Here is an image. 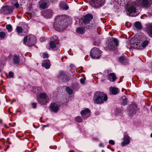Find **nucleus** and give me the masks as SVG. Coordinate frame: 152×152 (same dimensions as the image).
I'll return each mask as SVG.
<instances>
[{
	"mask_svg": "<svg viewBox=\"0 0 152 152\" xmlns=\"http://www.w3.org/2000/svg\"><path fill=\"white\" fill-rule=\"evenodd\" d=\"M40 99L38 98V101L39 102L41 103L42 104H44L46 103V102H42L41 101V99H45L47 97V94H46L45 93H42L40 94L39 96Z\"/></svg>",
	"mask_w": 152,
	"mask_h": 152,
	"instance_id": "obj_20",
	"label": "nucleus"
},
{
	"mask_svg": "<svg viewBox=\"0 0 152 152\" xmlns=\"http://www.w3.org/2000/svg\"><path fill=\"white\" fill-rule=\"evenodd\" d=\"M44 39V38H41L40 39L41 40V39H42V40H43Z\"/></svg>",
	"mask_w": 152,
	"mask_h": 152,
	"instance_id": "obj_46",
	"label": "nucleus"
},
{
	"mask_svg": "<svg viewBox=\"0 0 152 152\" xmlns=\"http://www.w3.org/2000/svg\"><path fill=\"white\" fill-rule=\"evenodd\" d=\"M42 56L44 58H47L49 57L48 54L46 53H43Z\"/></svg>",
	"mask_w": 152,
	"mask_h": 152,
	"instance_id": "obj_38",
	"label": "nucleus"
},
{
	"mask_svg": "<svg viewBox=\"0 0 152 152\" xmlns=\"http://www.w3.org/2000/svg\"><path fill=\"white\" fill-rule=\"evenodd\" d=\"M6 35L5 33L4 32H0V38H4Z\"/></svg>",
	"mask_w": 152,
	"mask_h": 152,
	"instance_id": "obj_37",
	"label": "nucleus"
},
{
	"mask_svg": "<svg viewBox=\"0 0 152 152\" xmlns=\"http://www.w3.org/2000/svg\"><path fill=\"white\" fill-rule=\"evenodd\" d=\"M136 6V4L135 6H132L130 7L127 11V14L129 15L131 13L135 12L136 11V7H135Z\"/></svg>",
	"mask_w": 152,
	"mask_h": 152,
	"instance_id": "obj_18",
	"label": "nucleus"
},
{
	"mask_svg": "<svg viewBox=\"0 0 152 152\" xmlns=\"http://www.w3.org/2000/svg\"><path fill=\"white\" fill-rule=\"evenodd\" d=\"M118 41L116 38H114L113 40H111L108 44V47L110 49H113L118 46Z\"/></svg>",
	"mask_w": 152,
	"mask_h": 152,
	"instance_id": "obj_10",
	"label": "nucleus"
},
{
	"mask_svg": "<svg viewBox=\"0 0 152 152\" xmlns=\"http://www.w3.org/2000/svg\"><path fill=\"white\" fill-rule=\"evenodd\" d=\"M119 61L121 64L126 65L127 64V59L126 58L121 56L119 59Z\"/></svg>",
	"mask_w": 152,
	"mask_h": 152,
	"instance_id": "obj_23",
	"label": "nucleus"
},
{
	"mask_svg": "<svg viewBox=\"0 0 152 152\" xmlns=\"http://www.w3.org/2000/svg\"><path fill=\"white\" fill-rule=\"evenodd\" d=\"M66 19V16L65 15L58 16L55 19L54 24V28L58 31H64L66 28L67 26Z\"/></svg>",
	"mask_w": 152,
	"mask_h": 152,
	"instance_id": "obj_1",
	"label": "nucleus"
},
{
	"mask_svg": "<svg viewBox=\"0 0 152 152\" xmlns=\"http://www.w3.org/2000/svg\"><path fill=\"white\" fill-rule=\"evenodd\" d=\"M16 30L17 32L19 33H23V30L22 29V28L20 26H18L16 27Z\"/></svg>",
	"mask_w": 152,
	"mask_h": 152,
	"instance_id": "obj_34",
	"label": "nucleus"
},
{
	"mask_svg": "<svg viewBox=\"0 0 152 152\" xmlns=\"http://www.w3.org/2000/svg\"><path fill=\"white\" fill-rule=\"evenodd\" d=\"M91 112L88 108L82 110L80 112L82 117L84 119H86L89 117Z\"/></svg>",
	"mask_w": 152,
	"mask_h": 152,
	"instance_id": "obj_11",
	"label": "nucleus"
},
{
	"mask_svg": "<svg viewBox=\"0 0 152 152\" xmlns=\"http://www.w3.org/2000/svg\"><path fill=\"white\" fill-rule=\"evenodd\" d=\"M1 69H0V72H1Z\"/></svg>",
	"mask_w": 152,
	"mask_h": 152,
	"instance_id": "obj_48",
	"label": "nucleus"
},
{
	"mask_svg": "<svg viewBox=\"0 0 152 152\" xmlns=\"http://www.w3.org/2000/svg\"><path fill=\"white\" fill-rule=\"evenodd\" d=\"M111 92L113 94H116L119 92V90L117 88L113 87L111 89Z\"/></svg>",
	"mask_w": 152,
	"mask_h": 152,
	"instance_id": "obj_29",
	"label": "nucleus"
},
{
	"mask_svg": "<svg viewBox=\"0 0 152 152\" xmlns=\"http://www.w3.org/2000/svg\"><path fill=\"white\" fill-rule=\"evenodd\" d=\"M151 137L152 138V133L151 134Z\"/></svg>",
	"mask_w": 152,
	"mask_h": 152,
	"instance_id": "obj_47",
	"label": "nucleus"
},
{
	"mask_svg": "<svg viewBox=\"0 0 152 152\" xmlns=\"http://www.w3.org/2000/svg\"><path fill=\"white\" fill-rule=\"evenodd\" d=\"M101 51L98 48L94 47L91 50L90 52V56L93 58H98L101 56Z\"/></svg>",
	"mask_w": 152,
	"mask_h": 152,
	"instance_id": "obj_6",
	"label": "nucleus"
},
{
	"mask_svg": "<svg viewBox=\"0 0 152 152\" xmlns=\"http://www.w3.org/2000/svg\"><path fill=\"white\" fill-rule=\"evenodd\" d=\"M9 76L10 78L13 77H14V73L11 72H10L9 73Z\"/></svg>",
	"mask_w": 152,
	"mask_h": 152,
	"instance_id": "obj_39",
	"label": "nucleus"
},
{
	"mask_svg": "<svg viewBox=\"0 0 152 152\" xmlns=\"http://www.w3.org/2000/svg\"><path fill=\"white\" fill-rule=\"evenodd\" d=\"M39 7L42 9L48 7V4L45 1V0H40L39 2Z\"/></svg>",
	"mask_w": 152,
	"mask_h": 152,
	"instance_id": "obj_17",
	"label": "nucleus"
},
{
	"mask_svg": "<svg viewBox=\"0 0 152 152\" xmlns=\"http://www.w3.org/2000/svg\"><path fill=\"white\" fill-rule=\"evenodd\" d=\"M75 120L79 123H80L82 121V119L80 116H77L75 118Z\"/></svg>",
	"mask_w": 152,
	"mask_h": 152,
	"instance_id": "obj_36",
	"label": "nucleus"
},
{
	"mask_svg": "<svg viewBox=\"0 0 152 152\" xmlns=\"http://www.w3.org/2000/svg\"><path fill=\"white\" fill-rule=\"evenodd\" d=\"M130 142V139L129 137L127 135L124 136L123 138V141L122 142V145L123 146L129 144Z\"/></svg>",
	"mask_w": 152,
	"mask_h": 152,
	"instance_id": "obj_19",
	"label": "nucleus"
},
{
	"mask_svg": "<svg viewBox=\"0 0 152 152\" xmlns=\"http://www.w3.org/2000/svg\"><path fill=\"white\" fill-rule=\"evenodd\" d=\"M108 98L107 95L101 92H96L94 94L93 100L94 103L101 104L106 101Z\"/></svg>",
	"mask_w": 152,
	"mask_h": 152,
	"instance_id": "obj_2",
	"label": "nucleus"
},
{
	"mask_svg": "<svg viewBox=\"0 0 152 152\" xmlns=\"http://www.w3.org/2000/svg\"><path fill=\"white\" fill-rule=\"evenodd\" d=\"M146 39V36L144 35H141L139 37L133 39L132 41L133 44V47L137 49H140L141 48V44H140L141 43V42L145 41ZM131 43H132V42Z\"/></svg>",
	"mask_w": 152,
	"mask_h": 152,
	"instance_id": "obj_3",
	"label": "nucleus"
},
{
	"mask_svg": "<svg viewBox=\"0 0 152 152\" xmlns=\"http://www.w3.org/2000/svg\"><path fill=\"white\" fill-rule=\"evenodd\" d=\"M151 112H152V105L151 106Z\"/></svg>",
	"mask_w": 152,
	"mask_h": 152,
	"instance_id": "obj_45",
	"label": "nucleus"
},
{
	"mask_svg": "<svg viewBox=\"0 0 152 152\" xmlns=\"http://www.w3.org/2000/svg\"><path fill=\"white\" fill-rule=\"evenodd\" d=\"M72 151H70L69 152H72Z\"/></svg>",
	"mask_w": 152,
	"mask_h": 152,
	"instance_id": "obj_50",
	"label": "nucleus"
},
{
	"mask_svg": "<svg viewBox=\"0 0 152 152\" xmlns=\"http://www.w3.org/2000/svg\"><path fill=\"white\" fill-rule=\"evenodd\" d=\"M85 32V30L82 27H78L76 30V33L79 34H83Z\"/></svg>",
	"mask_w": 152,
	"mask_h": 152,
	"instance_id": "obj_25",
	"label": "nucleus"
},
{
	"mask_svg": "<svg viewBox=\"0 0 152 152\" xmlns=\"http://www.w3.org/2000/svg\"><path fill=\"white\" fill-rule=\"evenodd\" d=\"M68 8H69L68 6H67V4H66L65 6L63 7L64 9L66 10H68Z\"/></svg>",
	"mask_w": 152,
	"mask_h": 152,
	"instance_id": "obj_41",
	"label": "nucleus"
},
{
	"mask_svg": "<svg viewBox=\"0 0 152 152\" xmlns=\"http://www.w3.org/2000/svg\"><path fill=\"white\" fill-rule=\"evenodd\" d=\"M14 8L8 5L3 6L0 10V12L5 15L12 14Z\"/></svg>",
	"mask_w": 152,
	"mask_h": 152,
	"instance_id": "obj_7",
	"label": "nucleus"
},
{
	"mask_svg": "<svg viewBox=\"0 0 152 152\" xmlns=\"http://www.w3.org/2000/svg\"><path fill=\"white\" fill-rule=\"evenodd\" d=\"M92 2L90 3L91 6L95 8H98L101 6L102 4L103 0H90Z\"/></svg>",
	"mask_w": 152,
	"mask_h": 152,
	"instance_id": "obj_9",
	"label": "nucleus"
},
{
	"mask_svg": "<svg viewBox=\"0 0 152 152\" xmlns=\"http://www.w3.org/2000/svg\"><path fill=\"white\" fill-rule=\"evenodd\" d=\"M6 28L8 31V32H10L12 31V26L10 24L7 25L6 26Z\"/></svg>",
	"mask_w": 152,
	"mask_h": 152,
	"instance_id": "obj_33",
	"label": "nucleus"
},
{
	"mask_svg": "<svg viewBox=\"0 0 152 152\" xmlns=\"http://www.w3.org/2000/svg\"><path fill=\"white\" fill-rule=\"evenodd\" d=\"M137 107L135 105L131 106L130 108V112L133 114L135 113L137 111Z\"/></svg>",
	"mask_w": 152,
	"mask_h": 152,
	"instance_id": "obj_27",
	"label": "nucleus"
},
{
	"mask_svg": "<svg viewBox=\"0 0 152 152\" xmlns=\"http://www.w3.org/2000/svg\"><path fill=\"white\" fill-rule=\"evenodd\" d=\"M53 14V11L50 9H48L43 12V15L46 18H50Z\"/></svg>",
	"mask_w": 152,
	"mask_h": 152,
	"instance_id": "obj_13",
	"label": "nucleus"
},
{
	"mask_svg": "<svg viewBox=\"0 0 152 152\" xmlns=\"http://www.w3.org/2000/svg\"><path fill=\"white\" fill-rule=\"evenodd\" d=\"M66 91L67 92L69 95H71L72 94L73 91L72 89L69 88V87H67L66 88Z\"/></svg>",
	"mask_w": 152,
	"mask_h": 152,
	"instance_id": "obj_35",
	"label": "nucleus"
},
{
	"mask_svg": "<svg viewBox=\"0 0 152 152\" xmlns=\"http://www.w3.org/2000/svg\"><path fill=\"white\" fill-rule=\"evenodd\" d=\"M50 47L52 49H57L59 46V42L54 41H51L49 43Z\"/></svg>",
	"mask_w": 152,
	"mask_h": 152,
	"instance_id": "obj_14",
	"label": "nucleus"
},
{
	"mask_svg": "<svg viewBox=\"0 0 152 152\" xmlns=\"http://www.w3.org/2000/svg\"><path fill=\"white\" fill-rule=\"evenodd\" d=\"M146 31L150 37H152V23L147 25Z\"/></svg>",
	"mask_w": 152,
	"mask_h": 152,
	"instance_id": "obj_15",
	"label": "nucleus"
},
{
	"mask_svg": "<svg viewBox=\"0 0 152 152\" xmlns=\"http://www.w3.org/2000/svg\"><path fill=\"white\" fill-rule=\"evenodd\" d=\"M93 16L91 14H88L85 15L84 16V18L80 20L79 22V25L84 27L90 29L89 27L86 25L89 23L90 21L93 19Z\"/></svg>",
	"mask_w": 152,
	"mask_h": 152,
	"instance_id": "obj_4",
	"label": "nucleus"
},
{
	"mask_svg": "<svg viewBox=\"0 0 152 152\" xmlns=\"http://www.w3.org/2000/svg\"><path fill=\"white\" fill-rule=\"evenodd\" d=\"M42 66L46 69H49L50 66V61L48 60H45L43 61Z\"/></svg>",
	"mask_w": 152,
	"mask_h": 152,
	"instance_id": "obj_22",
	"label": "nucleus"
},
{
	"mask_svg": "<svg viewBox=\"0 0 152 152\" xmlns=\"http://www.w3.org/2000/svg\"><path fill=\"white\" fill-rule=\"evenodd\" d=\"M12 3L13 5L16 8H19V5L16 0H14L13 1Z\"/></svg>",
	"mask_w": 152,
	"mask_h": 152,
	"instance_id": "obj_32",
	"label": "nucleus"
},
{
	"mask_svg": "<svg viewBox=\"0 0 152 152\" xmlns=\"http://www.w3.org/2000/svg\"><path fill=\"white\" fill-rule=\"evenodd\" d=\"M58 77L59 79H61L63 82L67 81L70 79L66 73L62 71L59 72Z\"/></svg>",
	"mask_w": 152,
	"mask_h": 152,
	"instance_id": "obj_8",
	"label": "nucleus"
},
{
	"mask_svg": "<svg viewBox=\"0 0 152 152\" xmlns=\"http://www.w3.org/2000/svg\"><path fill=\"white\" fill-rule=\"evenodd\" d=\"M134 26L138 30H140L142 28V24L139 22H135L134 24Z\"/></svg>",
	"mask_w": 152,
	"mask_h": 152,
	"instance_id": "obj_26",
	"label": "nucleus"
},
{
	"mask_svg": "<svg viewBox=\"0 0 152 152\" xmlns=\"http://www.w3.org/2000/svg\"><path fill=\"white\" fill-rule=\"evenodd\" d=\"M36 39L35 36L30 35L25 36L23 40V43L28 46L34 45L36 43Z\"/></svg>",
	"mask_w": 152,
	"mask_h": 152,
	"instance_id": "obj_5",
	"label": "nucleus"
},
{
	"mask_svg": "<svg viewBox=\"0 0 152 152\" xmlns=\"http://www.w3.org/2000/svg\"><path fill=\"white\" fill-rule=\"evenodd\" d=\"M85 79H81L80 80V81L81 83L83 84H84L85 83Z\"/></svg>",
	"mask_w": 152,
	"mask_h": 152,
	"instance_id": "obj_43",
	"label": "nucleus"
},
{
	"mask_svg": "<svg viewBox=\"0 0 152 152\" xmlns=\"http://www.w3.org/2000/svg\"><path fill=\"white\" fill-rule=\"evenodd\" d=\"M13 63L14 64H18L19 63L20 60L19 56L16 55H15L13 58Z\"/></svg>",
	"mask_w": 152,
	"mask_h": 152,
	"instance_id": "obj_24",
	"label": "nucleus"
},
{
	"mask_svg": "<svg viewBox=\"0 0 152 152\" xmlns=\"http://www.w3.org/2000/svg\"><path fill=\"white\" fill-rule=\"evenodd\" d=\"M122 104L123 105H126L127 104L128 102L127 101V98L125 96H123L122 97Z\"/></svg>",
	"mask_w": 152,
	"mask_h": 152,
	"instance_id": "obj_31",
	"label": "nucleus"
},
{
	"mask_svg": "<svg viewBox=\"0 0 152 152\" xmlns=\"http://www.w3.org/2000/svg\"><path fill=\"white\" fill-rule=\"evenodd\" d=\"M13 102H11V104H12Z\"/></svg>",
	"mask_w": 152,
	"mask_h": 152,
	"instance_id": "obj_49",
	"label": "nucleus"
},
{
	"mask_svg": "<svg viewBox=\"0 0 152 152\" xmlns=\"http://www.w3.org/2000/svg\"><path fill=\"white\" fill-rule=\"evenodd\" d=\"M104 73H107V79L110 81L114 82L115 81L116 79V76L115 74L114 73H111L108 74V71L107 70H106Z\"/></svg>",
	"mask_w": 152,
	"mask_h": 152,
	"instance_id": "obj_12",
	"label": "nucleus"
},
{
	"mask_svg": "<svg viewBox=\"0 0 152 152\" xmlns=\"http://www.w3.org/2000/svg\"><path fill=\"white\" fill-rule=\"evenodd\" d=\"M149 11L150 13L152 14V7H151L149 9Z\"/></svg>",
	"mask_w": 152,
	"mask_h": 152,
	"instance_id": "obj_44",
	"label": "nucleus"
},
{
	"mask_svg": "<svg viewBox=\"0 0 152 152\" xmlns=\"http://www.w3.org/2000/svg\"><path fill=\"white\" fill-rule=\"evenodd\" d=\"M50 108L52 111L56 112L59 109V107L57 104L53 103L51 104Z\"/></svg>",
	"mask_w": 152,
	"mask_h": 152,
	"instance_id": "obj_16",
	"label": "nucleus"
},
{
	"mask_svg": "<svg viewBox=\"0 0 152 152\" xmlns=\"http://www.w3.org/2000/svg\"><path fill=\"white\" fill-rule=\"evenodd\" d=\"M28 28L27 25H24L23 28H22V29L23 30V33H25V34H27L28 32Z\"/></svg>",
	"mask_w": 152,
	"mask_h": 152,
	"instance_id": "obj_28",
	"label": "nucleus"
},
{
	"mask_svg": "<svg viewBox=\"0 0 152 152\" xmlns=\"http://www.w3.org/2000/svg\"><path fill=\"white\" fill-rule=\"evenodd\" d=\"M72 152H74V151H73V150H72Z\"/></svg>",
	"mask_w": 152,
	"mask_h": 152,
	"instance_id": "obj_51",
	"label": "nucleus"
},
{
	"mask_svg": "<svg viewBox=\"0 0 152 152\" xmlns=\"http://www.w3.org/2000/svg\"><path fill=\"white\" fill-rule=\"evenodd\" d=\"M149 41H148L146 39L145 41H144L142 42H141V45L142 47L143 48L146 47L148 44Z\"/></svg>",
	"mask_w": 152,
	"mask_h": 152,
	"instance_id": "obj_30",
	"label": "nucleus"
},
{
	"mask_svg": "<svg viewBox=\"0 0 152 152\" xmlns=\"http://www.w3.org/2000/svg\"><path fill=\"white\" fill-rule=\"evenodd\" d=\"M32 105L33 106V108H35L37 107V104L34 102H33L32 103Z\"/></svg>",
	"mask_w": 152,
	"mask_h": 152,
	"instance_id": "obj_42",
	"label": "nucleus"
},
{
	"mask_svg": "<svg viewBox=\"0 0 152 152\" xmlns=\"http://www.w3.org/2000/svg\"><path fill=\"white\" fill-rule=\"evenodd\" d=\"M109 144L112 145H114L115 144L114 141L112 140H110L109 141Z\"/></svg>",
	"mask_w": 152,
	"mask_h": 152,
	"instance_id": "obj_40",
	"label": "nucleus"
},
{
	"mask_svg": "<svg viewBox=\"0 0 152 152\" xmlns=\"http://www.w3.org/2000/svg\"><path fill=\"white\" fill-rule=\"evenodd\" d=\"M142 5L143 7L147 8L151 5V4L148 0H142Z\"/></svg>",
	"mask_w": 152,
	"mask_h": 152,
	"instance_id": "obj_21",
	"label": "nucleus"
}]
</instances>
